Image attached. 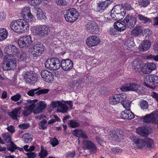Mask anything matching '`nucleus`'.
I'll use <instances>...</instances> for the list:
<instances>
[{
	"label": "nucleus",
	"mask_w": 158,
	"mask_h": 158,
	"mask_svg": "<svg viewBox=\"0 0 158 158\" xmlns=\"http://www.w3.org/2000/svg\"><path fill=\"white\" fill-rule=\"evenodd\" d=\"M112 151L115 154L117 153L118 154H120L122 152V150L120 149H119V148L116 147V148H112Z\"/></svg>",
	"instance_id": "obj_63"
},
{
	"label": "nucleus",
	"mask_w": 158,
	"mask_h": 158,
	"mask_svg": "<svg viewBox=\"0 0 158 158\" xmlns=\"http://www.w3.org/2000/svg\"><path fill=\"white\" fill-rule=\"evenodd\" d=\"M145 85L150 88L154 89L158 86V76L154 75H149L145 81Z\"/></svg>",
	"instance_id": "obj_7"
},
{
	"label": "nucleus",
	"mask_w": 158,
	"mask_h": 158,
	"mask_svg": "<svg viewBox=\"0 0 158 158\" xmlns=\"http://www.w3.org/2000/svg\"><path fill=\"white\" fill-rule=\"evenodd\" d=\"M143 64L142 62H140L139 61H134L133 63V69L136 72L142 71L143 72L144 67H143Z\"/></svg>",
	"instance_id": "obj_31"
},
{
	"label": "nucleus",
	"mask_w": 158,
	"mask_h": 158,
	"mask_svg": "<svg viewBox=\"0 0 158 158\" xmlns=\"http://www.w3.org/2000/svg\"><path fill=\"white\" fill-rule=\"evenodd\" d=\"M21 98V96L19 94H17L16 95H15L12 96L11 99L14 101H17L19 100Z\"/></svg>",
	"instance_id": "obj_59"
},
{
	"label": "nucleus",
	"mask_w": 158,
	"mask_h": 158,
	"mask_svg": "<svg viewBox=\"0 0 158 158\" xmlns=\"http://www.w3.org/2000/svg\"><path fill=\"white\" fill-rule=\"evenodd\" d=\"M119 31H118V29L115 27H114L113 28H111L109 31V33L112 35H118V33Z\"/></svg>",
	"instance_id": "obj_50"
},
{
	"label": "nucleus",
	"mask_w": 158,
	"mask_h": 158,
	"mask_svg": "<svg viewBox=\"0 0 158 158\" xmlns=\"http://www.w3.org/2000/svg\"><path fill=\"white\" fill-rule=\"evenodd\" d=\"M49 89H40L37 90L36 93L38 95L41 94H47L49 91Z\"/></svg>",
	"instance_id": "obj_55"
},
{
	"label": "nucleus",
	"mask_w": 158,
	"mask_h": 158,
	"mask_svg": "<svg viewBox=\"0 0 158 158\" xmlns=\"http://www.w3.org/2000/svg\"><path fill=\"white\" fill-rule=\"evenodd\" d=\"M21 16L29 22H33L35 21V18L31 13L30 9L28 7L23 8L21 13Z\"/></svg>",
	"instance_id": "obj_10"
},
{
	"label": "nucleus",
	"mask_w": 158,
	"mask_h": 158,
	"mask_svg": "<svg viewBox=\"0 0 158 158\" xmlns=\"http://www.w3.org/2000/svg\"><path fill=\"white\" fill-rule=\"evenodd\" d=\"M157 110L154 113V114L152 113L146 115L144 117H142L141 119H143V121L145 123H151L152 120H154L156 122V120L154 118L155 113Z\"/></svg>",
	"instance_id": "obj_33"
},
{
	"label": "nucleus",
	"mask_w": 158,
	"mask_h": 158,
	"mask_svg": "<svg viewBox=\"0 0 158 158\" xmlns=\"http://www.w3.org/2000/svg\"><path fill=\"white\" fill-rule=\"evenodd\" d=\"M67 157L72 158H73L76 155L75 152L74 150L72 152H69L67 153Z\"/></svg>",
	"instance_id": "obj_62"
},
{
	"label": "nucleus",
	"mask_w": 158,
	"mask_h": 158,
	"mask_svg": "<svg viewBox=\"0 0 158 158\" xmlns=\"http://www.w3.org/2000/svg\"><path fill=\"white\" fill-rule=\"evenodd\" d=\"M126 94L123 93L113 94L110 97L109 100L110 104L111 105H115L121 103L123 106L125 107V106H127L128 104L126 100Z\"/></svg>",
	"instance_id": "obj_2"
},
{
	"label": "nucleus",
	"mask_w": 158,
	"mask_h": 158,
	"mask_svg": "<svg viewBox=\"0 0 158 158\" xmlns=\"http://www.w3.org/2000/svg\"><path fill=\"white\" fill-rule=\"evenodd\" d=\"M142 32L141 26H135L131 32V35L134 37H136L140 34Z\"/></svg>",
	"instance_id": "obj_38"
},
{
	"label": "nucleus",
	"mask_w": 158,
	"mask_h": 158,
	"mask_svg": "<svg viewBox=\"0 0 158 158\" xmlns=\"http://www.w3.org/2000/svg\"><path fill=\"white\" fill-rule=\"evenodd\" d=\"M112 2V0H106L104 1L99 2L97 3V11L101 12L103 11Z\"/></svg>",
	"instance_id": "obj_16"
},
{
	"label": "nucleus",
	"mask_w": 158,
	"mask_h": 158,
	"mask_svg": "<svg viewBox=\"0 0 158 158\" xmlns=\"http://www.w3.org/2000/svg\"><path fill=\"white\" fill-rule=\"evenodd\" d=\"M3 138L4 139L5 141L7 143H10L11 142L12 138L9 132H6L2 134Z\"/></svg>",
	"instance_id": "obj_46"
},
{
	"label": "nucleus",
	"mask_w": 158,
	"mask_h": 158,
	"mask_svg": "<svg viewBox=\"0 0 158 158\" xmlns=\"http://www.w3.org/2000/svg\"><path fill=\"white\" fill-rule=\"evenodd\" d=\"M79 16V13L74 8L68 9L64 14V17L66 20L70 23L74 22L77 19Z\"/></svg>",
	"instance_id": "obj_4"
},
{
	"label": "nucleus",
	"mask_w": 158,
	"mask_h": 158,
	"mask_svg": "<svg viewBox=\"0 0 158 158\" xmlns=\"http://www.w3.org/2000/svg\"><path fill=\"white\" fill-rule=\"evenodd\" d=\"M32 135L29 133H26L23 135L22 138L25 143H29L32 141Z\"/></svg>",
	"instance_id": "obj_41"
},
{
	"label": "nucleus",
	"mask_w": 158,
	"mask_h": 158,
	"mask_svg": "<svg viewBox=\"0 0 158 158\" xmlns=\"http://www.w3.org/2000/svg\"><path fill=\"white\" fill-rule=\"evenodd\" d=\"M41 35L45 36L47 35L50 32L51 28L47 25H41Z\"/></svg>",
	"instance_id": "obj_36"
},
{
	"label": "nucleus",
	"mask_w": 158,
	"mask_h": 158,
	"mask_svg": "<svg viewBox=\"0 0 158 158\" xmlns=\"http://www.w3.org/2000/svg\"><path fill=\"white\" fill-rule=\"evenodd\" d=\"M124 44L127 47V49L132 50L135 46L133 38L132 37L128 38L125 41Z\"/></svg>",
	"instance_id": "obj_30"
},
{
	"label": "nucleus",
	"mask_w": 158,
	"mask_h": 158,
	"mask_svg": "<svg viewBox=\"0 0 158 158\" xmlns=\"http://www.w3.org/2000/svg\"><path fill=\"white\" fill-rule=\"evenodd\" d=\"M55 3L60 6H65L67 4V2L65 0H55Z\"/></svg>",
	"instance_id": "obj_53"
},
{
	"label": "nucleus",
	"mask_w": 158,
	"mask_h": 158,
	"mask_svg": "<svg viewBox=\"0 0 158 158\" xmlns=\"http://www.w3.org/2000/svg\"><path fill=\"white\" fill-rule=\"evenodd\" d=\"M83 149L90 150L91 152L95 153L97 151L95 145L91 141L85 140L83 141Z\"/></svg>",
	"instance_id": "obj_15"
},
{
	"label": "nucleus",
	"mask_w": 158,
	"mask_h": 158,
	"mask_svg": "<svg viewBox=\"0 0 158 158\" xmlns=\"http://www.w3.org/2000/svg\"><path fill=\"white\" fill-rule=\"evenodd\" d=\"M138 17L139 20L143 23H148L152 21L151 19L140 14H139Z\"/></svg>",
	"instance_id": "obj_43"
},
{
	"label": "nucleus",
	"mask_w": 158,
	"mask_h": 158,
	"mask_svg": "<svg viewBox=\"0 0 158 158\" xmlns=\"http://www.w3.org/2000/svg\"><path fill=\"white\" fill-rule=\"evenodd\" d=\"M140 107L142 110H144L148 108V102L145 100H142L140 103Z\"/></svg>",
	"instance_id": "obj_49"
},
{
	"label": "nucleus",
	"mask_w": 158,
	"mask_h": 158,
	"mask_svg": "<svg viewBox=\"0 0 158 158\" xmlns=\"http://www.w3.org/2000/svg\"><path fill=\"white\" fill-rule=\"evenodd\" d=\"M45 67L52 70H57L60 68V60L57 58L52 57L48 59L44 63Z\"/></svg>",
	"instance_id": "obj_6"
},
{
	"label": "nucleus",
	"mask_w": 158,
	"mask_h": 158,
	"mask_svg": "<svg viewBox=\"0 0 158 158\" xmlns=\"http://www.w3.org/2000/svg\"><path fill=\"white\" fill-rule=\"evenodd\" d=\"M5 53H7L8 56L15 55L19 52L17 48L13 44H9L5 47L4 49Z\"/></svg>",
	"instance_id": "obj_19"
},
{
	"label": "nucleus",
	"mask_w": 158,
	"mask_h": 158,
	"mask_svg": "<svg viewBox=\"0 0 158 158\" xmlns=\"http://www.w3.org/2000/svg\"><path fill=\"white\" fill-rule=\"evenodd\" d=\"M24 79L27 83L31 84L35 83L37 80L38 74L33 71L27 72L24 75Z\"/></svg>",
	"instance_id": "obj_11"
},
{
	"label": "nucleus",
	"mask_w": 158,
	"mask_h": 158,
	"mask_svg": "<svg viewBox=\"0 0 158 158\" xmlns=\"http://www.w3.org/2000/svg\"><path fill=\"white\" fill-rule=\"evenodd\" d=\"M131 139L139 149L143 148L145 147V138L141 139L132 135L131 136Z\"/></svg>",
	"instance_id": "obj_17"
},
{
	"label": "nucleus",
	"mask_w": 158,
	"mask_h": 158,
	"mask_svg": "<svg viewBox=\"0 0 158 158\" xmlns=\"http://www.w3.org/2000/svg\"><path fill=\"white\" fill-rule=\"evenodd\" d=\"M136 22V19L134 16L130 15H126L123 21V23H125L126 27L130 28L134 27Z\"/></svg>",
	"instance_id": "obj_14"
},
{
	"label": "nucleus",
	"mask_w": 158,
	"mask_h": 158,
	"mask_svg": "<svg viewBox=\"0 0 158 158\" xmlns=\"http://www.w3.org/2000/svg\"><path fill=\"white\" fill-rule=\"evenodd\" d=\"M36 105L37 106L33 110L34 114H38L43 112L47 106L46 103L44 101H40L37 102Z\"/></svg>",
	"instance_id": "obj_21"
},
{
	"label": "nucleus",
	"mask_w": 158,
	"mask_h": 158,
	"mask_svg": "<svg viewBox=\"0 0 158 158\" xmlns=\"http://www.w3.org/2000/svg\"><path fill=\"white\" fill-rule=\"evenodd\" d=\"M126 13V10L123 8V6L121 4H117L113 7L110 15L113 19L119 20L123 18Z\"/></svg>",
	"instance_id": "obj_1"
},
{
	"label": "nucleus",
	"mask_w": 158,
	"mask_h": 158,
	"mask_svg": "<svg viewBox=\"0 0 158 158\" xmlns=\"http://www.w3.org/2000/svg\"><path fill=\"white\" fill-rule=\"evenodd\" d=\"M72 134L78 137L84 139H87L88 138L87 135L83 132L82 130L81 129H76L71 130Z\"/></svg>",
	"instance_id": "obj_27"
},
{
	"label": "nucleus",
	"mask_w": 158,
	"mask_h": 158,
	"mask_svg": "<svg viewBox=\"0 0 158 158\" xmlns=\"http://www.w3.org/2000/svg\"><path fill=\"white\" fill-rule=\"evenodd\" d=\"M20 26V32L23 33L26 32L29 28V25L27 21L24 19H19Z\"/></svg>",
	"instance_id": "obj_22"
},
{
	"label": "nucleus",
	"mask_w": 158,
	"mask_h": 158,
	"mask_svg": "<svg viewBox=\"0 0 158 158\" xmlns=\"http://www.w3.org/2000/svg\"><path fill=\"white\" fill-rule=\"evenodd\" d=\"M32 106H27L25 108L26 109L23 112V114L25 116H27L30 115L33 111V107Z\"/></svg>",
	"instance_id": "obj_42"
},
{
	"label": "nucleus",
	"mask_w": 158,
	"mask_h": 158,
	"mask_svg": "<svg viewBox=\"0 0 158 158\" xmlns=\"http://www.w3.org/2000/svg\"><path fill=\"white\" fill-rule=\"evenodd\" d=\"M145 146L146 145V147L148 149L154 147V142L152 139L149 138H145Z\"/></svg>",
	"instance_id": "obj_44"
},
{
	"label": "nucleus",
	"mask_w": 158,
	"mask_h": 158,
	"mask_svg": "<svg viewBox=\"0 0 158 158\" xmlns=\"http://www.w3.org/2000/svg\"><path fill=\"white\" fill-rule=\"evenodd\" d=\"M136 132L137 134L142 136H146L149 133L147 127L143 126L136 129Z\"/></svg>",
	"instance_id": "obj_28"
},
{
	"label": "nucleus",
	"mask_w": 158,
	"mask_h": 158,
	"mask_svg": "<svg viewBox=\"0 0 158 158\" xmlns=\"http://www.w3.org/2000/svg\"><path fill=\"white\" fill-rule=\"evenodd\" d=\"M47 121L45 119H44L40 122L39 124V126L41 127V128L43 130L47 129V127L46 126Z\"/></svg>",
	"instance_id": "obj_51"
},
{
	"label": "nucleus",
	"mask_w": 158,
	"mask_h": 158,
	"mask_svg": "<svg viewBox=\"0 0 158 158\" xmlns=\"http://www.w3.org/2000/svg\"><path fill=\"white\" fill-rule=\"evenodd\" d=\"M129 85H130V83L122 85L120 88L121 90L124 92L130 91Z\"/></svg>",
	"instance_id": "obj_58"
},
{
	"label": "nucleus",
	"mask_w": 158,
	"mask_h": 158,
	"mask_svg": "<svg viewBox=\"0 0 158 158\" xmlns=\"http://www.w3.org/2000/svg\"><path fill=\"white\" fill-rule=\"evenodd\" d=\"M37 99H35L34 100H27V103L26 104L27 106V104H30V105L29 106H32V107H33V109L35 107L36 104L35 103L38 101Z\"/></svg>",
	"instance_id": "obj_52"
},
{
	"label": "nucleus",
	"mask_w": 158,
	"mask_h": 158,
	"mask_svg": "<svg viewBox=\"0 0 158 158\" xmlns=\"http://www.w3.org/2000/svg\"><path fill=\"white\" fill-rule=\"evenodd\" d=\"M144 69L143 72L145 73L148 74L150 73L152 70L155 69L156 65L154 63L148 62L143 64Z\"/></svg>",
	"instance_id": "obj_23"
},
{
	"label": "nucleus",
	"mask_w": 158,
	"mask_h": 158,
	"mask_svg": "<svg viewBox=\"0 0 158 158\" xmlns=\"http://www.w3.org/2000/svg\"><path fill=\"white\" fill-rule=\"evenodd\" d=\"M37 17L38 18H40V19H44V13L42 10L40 8L37 10L36 14Z\"/></svg>",
	"instance_id": "obj_57"
},
{
	"label": "nucleus",
	"mask_w": 158,
	"mask_h": 158,
	"mask_svg": "<svg viewBox=\"0 0 158 158\" xmlns=\"http://www.w3.org/2000/svg\"><path fill=\"white\" fill-rule=\"evenodd\" d=\"M30 126L29 123H24L23 124H20L18 126V127L19 128L22 130L27 129L28 128L30 127Z\"/></svg>",
	"instance_id": "obj_60"
},
{
	"label": "nucleus",
	"mask_w": 158,
	"mask_h": 158,
	"mask_svg": "<svg viewBox=\"0 0 158 158\" xmlns=\"http://www.w3.org/2000/svg\"><path fill=\"white\" fill-rule=\"evenodd\" d=\"M27 58V55L25 52H22L20 54L18 60L20 61H24L26 60Z\"/></svg>",
	"instance_id": "obj_54"
},
{
	"label": "nucleus",
	"mask_w": 158,
	"mask_h": 158,
	"mask_svg": "<svg viewBox=\"0 0 158 158\" xmlns=\"http://www.w3.org/2000/svg\"><path fill=\"white\" fill-rule=\"evenodd\" d=\"M100 41V39L96 35L92 36L87 38L86 43L89 46L92 47L97 45Z\"/></svg>",
	"instance_id": "obj_20"
},
{
	"label": "nucleus",
	"mask_w": 158,
	"mask_h": 158,
	"mask_svg": "<svg viewBox=\"0 0 158 158\" xmlns=\"http://www.w3.org/2000/svg\"><path fill=\"white\" fill-rule=\"evenodd\" d=\"M59 107H57V112L64 113L67 112L68 107L65 103H59Z\"/></svg>",
	"instance_id": "obj_35"
},
{
	"label": "nucleus",
	"mask_w": 158,
	"mask_h": 158,
	"mask_svg": "<svg viewBox=\"0 0 158 158\" xmlns=\"http://www.w3.org/2000/svg\"><path fill=\"white\" fill-rule=\"evenodd\" d=\"M16 66V61L15 59L11 56H6L2 64V68L4 70L14 69Z\"/></svg>",
	"instance_id": "obj_3"
},
{
	"label": "nucleus",
	"mask_w": 158,
	"mask_h": 158,
	"mask_svg": "<svg viewBox=\"0 0 158 158\" xmlns=\"http://www.w3.org/2000/svg\"><path fill=\"white\" fill-rule=\"evenodd\" d=\"M8 35V32L7 30L4 28H0V41L5 40Z\"/></svg>",
	"instance_id": "obj_39"
},
{
	"label": "nucleus",
	"mask_w": 158,
	"mask_h": 158,
	"mask_svg": "<svg viewBox=\"0 0 158 158\" xmlns=\"http://www.w3.org/2000/svg\"><path fill=\"white\" fill-rule=\"evenodd\" d=\"M123 133V131L119 129L113 130L110 132V135L113 140L117 141Z\"/></svg>",
	"instance_id": "obj_24"
},
{
	"label": "nucleus",
	"mask_w": 158,
	"mask_h": 158,
	"mask_svg": "<svg viewBox=\"0 0 158 158\" xmlns=\"http://www.w3.org/2000/svg\"><path fill=\"white\" fill-rule=\"evenodd\" d=\"M121 117L123 119H131L134 118V114L130 110H126L121 112Z\"/></svg>",
	"instance_id": "obj_25"
},
{
	"label": "nucleus",
	"mask_w": 158,
	"mask_h": 158,
	"mask_svg": "<svg viewBox=\"0 0 158 158\" xmlns=\"http://www.w3.org/2000/svg\"><path fill=\"white\" fill-rule=\"evenodd\" d=\"M85 29L88 33L97 34L100 31V28L97 23L94 21L90 20L85 25Z\"/></svg>",
	"instance_id": "obj_5"
},
{
	"label": "nucleus",
	"mask_w": 158,
	"mask_h": 158,
	"mask_svg": "<svg viewBox=\"0 0 158 158\" xmlns=\"http://www.w3.org/2000/svg\"><path fill=\"white\" fill-rule=\"evenodd\" d=\"M153 49L155 52L158 53V41L154 42Z\"/></svg>",
	"instance_id": "obj_64"
},
{
	"label": "nucleus",
	"mask_w": 158,
	"mask_h": 158,
	"mask_svg": "<svg viewBox=\"0 0 158 158\" xmlns=\"http://www.w3.org/2000/svg\"><path fill=\"white\" fill-rule=\"evenodd\" d=\"M41 26H32L31 28V33L35 35H41Z\"/></svg>",
	"instance_id": "obj_37"
},
{
	"label": "nucleus",
	"mask_w": 158,
	"mask_h": 158,
	"mask_svg": "<svg viewBox=\"0 0 158 158\" xmlns=\"http://www.w3.org/2000/svg\"><path fill=\"white\" fill-rule=\"evenodd\" d=\"M60 68L61 67L62 69L65 71H69L73 67V63L70 60L67 59L60 60Z\"/></svg>",
	"instance_id": "obj_13"
},
{
	"label": "nucleus",
	"mask_w": 158,
	"mask_h": 158,
	"mask_svg": "<svg viewBox=\"0 0 158 158\" xmlns=\"http://www.w3.org/2000/svg\"><path fill=\"white\" fill-rule=\"evenodd\" d=\"M21 109L20 107L15 108L9 113V115L13 119L17 120V117H19L20 114L19 111Z\"/></svg>",
	"instance_id": "obj_32"
},
{
	"label": "nucleus",
	"mask_w": 158,
	"mask_h": 158,
	"mask_svg": "<svg viewBox=\"0 0 158 158\" xmlns=\"http://www.w3.org/2000/svg\"><path fill=\"white\" fill-rule=\"evenodd\" d=\"M68 125L69 127L76 128L79 127L80 123L76 120H71L69 121Z\"/></svg>",
	"instance_id": "obj_40"
},
{
	"label": "nucleus",
	"mask_w": 158,
	"mask_h": 158,
	"mask_svg": "<svg viewBox=\"0 0 158 158\" xmlns=\"http://www.w3.org/2000/svg\"><path fill=\"white\" fill-rule=\"evenodd\" d=\"M151 43L148 40H144L143 43L139 46V49L141 52H143L148 50L150 47Z\"/></svg>",
	"instance_id": "obj_26"
},
{
	"label": "nucleus",
	"mask_w": 158,
	"mask_h": 158,
	"mask_svg": "<svg viewBox=\"0 0 158 158\" xmlns=\"http://www.w3.org/2000/svg\"><path fill=\"white\" fill-rule=\"evenodd\" d=\"M45 48V46L41 42L34 43L31 50V53L34 57L40 56L44 51Z\"/></svg>",
	"instance_id": "obj_8"
},
{
	"label": "nucleus",
	"mask_w": 158,
	"mask_h": 158,
	"mask_svg": "<svg viewBox=\"0 0 158 158\" xmlns=\"http://www.w3.org/2000/svg\"><path fill=\"white\" fill-rule=\"evenodd\" d=\"M33 43L31 37L30 35L23 36L20 38L18 40V45L21 48H27L33 44Z\"/></svg>",
	"instance_id": "obj_9"
},
{
	"label": "nucleus",
	"mask_w": 158,
	"mask_h": 158,
	"mask_svg": "<svg viewBox=\"0 0 158 158\" xmlns=\"http://www.w3.org/2000/svg\"><path fill=\"white\" fill-rule=\"evenodd\" d=\"M120 22L118 21L116 22L114 24V27H115L119 31H122L125 30L126 28V26L125 23H123V21Z\"/></svg>",
	"instance_id": "obj_34"
},
{
	"label": "nucleus",
	"mask_w": 158,
	"mask_h": 158,
	"mask_svg": "<svg viewBox=\"0 0 158 158\" xmlns=\"http://www.w3.org/2000/svg\"><path fill=\"white\" fill-rule=\"evenodd\" d=\"M40 73L42 79L46 82L51 83L53 81L54 75L51 72L45 69H42Z\"/></svg>",
	"instance_id": "obj_12"
},
{
	"label": "nucleus",
	"mask_w": 158,
	"mask_h": 158,
	"mask_svg": "<svg viewBox=\"0 0 158 158\" xmlns=\"http://www.w3.org/2000/svg\"><path fill=\"white\" fill-rule=\"evenodd\" d=\"M7 145V150L11 152H14L17 149V146L12 141Z\"/></svg>",
	"instance_id": "obj_45"
},
{
	"label": "nucleus",
	"mask_w": 158,
	"mask_h": 158,
	"mask_svg": "<svg viewBox=\"0 0 158 158\" xmlns=\"http://www.w3.org/2000/svg\"><path fill=\"white\" fill-rule=\"evenodd\" d=\"M19 19L14 20L10 24V27L11 29L15 32L20 33L19 24Z\"/></svg>",
	"instance_id": "obj_29"
},
{
	"label": "nucleus",
	"mask_w": 158,
	"mask_h": 158,
	"mask_svg": "<svg viewBox=\"0 0 158 158\" xmlns=\"http://www.w3.org/2000/svg\"><path fill=\"white\" fill-rule=\"evenodd\" d=\"M38 89H32L29 90L27 93V94L31 96H33L35 94H37L36 92H37Z\"/></svg>",
	"instance_id": "obj_61"
},
{
	"label": "nucleus",
	"mask_w": 158,
	"mask_h": 158,
	"mask_svg": "<svg viewBox=\"0 0 158 158\" xmlns=\"http://www.w3.org/2000/svg\"><path fill=\"white\" fill-rule=\"evenodd\" d=\"M48 153L47 150L41 146V149L40 152L39 153V156L40 158H44L48 155Z\"/></svg>",
	"instance_id": "obj_48"
},
{
	"label": "nucleus",
	"mask_w": 158,
	"mask_h": 158,
	"mask_svg": "<svg viewBox=\"0 0 158 158\" xmlns=\"http://www.w3.org/2000/svg\"><path fill=\"white\" fill-rule=\"evenodd\" d=\"M138 2L139 6L145 7L149 4L150 1L149 0H138Z\"/></svg>",
	"instance_id": "obj_47"
},
{
	"label": "nucleus",
	"mask_w": 158,
	"mask_h": 158,
	"mask_svg": "<svg viewBox=\"0 0 158 158\" xmlns=\"http://www.w3.org/2000/svg\"><path fill=\"white\" fill-rule=\"evenodd\" d=\"M50 144L53 147H55L59 144V142L58 139L56 137L51 139L50 140Z\"/></svg>",
	"instance_id": "obj_56"
},
{
	"label": "nucleus",
	"mask_w": 158,
	"mask_h": 158,
	"mask_svg": "<svg viewBox=\"0 0 158 158\" xmlns=\"http://www.w3.org/2000/svg\"><path fill=\"white\" fill-rule=\"evenodd\" d=\"M130 83V91H134L139 94H141L144 90V88L139 84L134 83Z\"/></svg>",
	"instance_id": "obj_18"
}]
</instances>
